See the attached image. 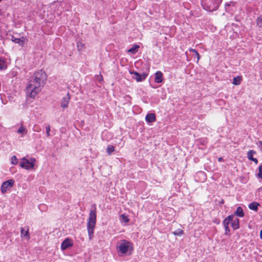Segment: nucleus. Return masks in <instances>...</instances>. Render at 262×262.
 Returning a JSON list of instances; mask_svg holds the SVG:
<instances>
[{"label": "nucleus", "mask_w": 262, "mask_h": 262, "mask_svg": "<svg viewBox=\"0 0 262 262\" xmlns=\"http://www.w3.org/2000/svg\"><path fill=\"white\" fill-rule=\"evenodd\" d=\"M46 80V74L44 72L39 71L34 74L33 79L27 87V92L30 94L31 97L34 98L40 92L41 86Z\"/></svg>", "instance_id": "1"}, {"label": "nucleus", "mask_w": 262, "mask_h": 262, "mask_svg": "<svg viewBox=\"0 0 262 262\" xmlns=\"http://www.w3.org/2000/svg\"><path fill=\"white\" fill-rule=\"evenodd\" d=\"M96 223V210H91L89 213V217L87 223V229L90 238L94 233V230Z\"/></svg>", "instance_id": "2"}, {"label": "nucleus", "mask_w": 262, "mask_h": 262, "mask_svg": "<svg viewBox=\"0 0 262 262\" xmlns=\"http://www.w3.org/2000/svg\"><path fill=\"white\" fill-rule=\"evenodd\" d=\"M35 162L36 160L35 158H31L28 160L26 157H24L21 159L19 165L21 168L30 170L34 168Z\"/></svg>", "instance_id": "3"}, {"label": "nucleus", "mask_w": 262, "mask_h": 262, "mask_svg": "<svg viewBox=\"0 0 262 262\" xmlns=\"http://www.w3.org/2000/svg\"><path fill=\"white\" fill-rule=\"evenodd\" d=\"M133 250V247H117V251L120 256L130 255Z\"/></svg>", "instance_id": "4"}, {"label": "nucleus", "mask_w": 262, "mask_h": 262, "mask_svg": "<svg viewBox=\"0 0 262 262\" xmlns=\"http://www.w3.org/2000/svg\"><path fill=\"white\" fill-rule=\"evenodd\" d=\"M130 74L134 75L133 78L135 79L137 82L142 81L145 80L147 76V74L144 73L139 74L135 71H129Z\"/></svg>", "instance_id": "5"}, {"label": "nucleus", "mask_w": 262, "mask_h": 262, "mask_svg": "<svg viewBox=\"0 0 262 262\" xmlns=\"http://www.w3.org/2000/svg\"><path fill=\"white\" fill-rule=\"evenodd\" d=\"M14 181L13 180H9L2 184L1 191L2 193H5L8 189L11 188L14 184Z\"/></svg>", "instance_id": "6"}, {"label": "nucleus", "mask_w": 262, "mask_h": 262, "mask_svg": "<svg viewBox=\"0 0 262 262\" xmlns=\"http://www.w3.org/2000/svg\"><path fill=\"white\" fill-rule=\"evenodd\" d=\"M21 237L26 240H28L30 238L29 229L28 226L24 228H20Z\"/></svg>", "instance_id": "7"}, {"label": "nucleus", "mask_w": 262, "mask_h": 262, "mask_svg": "<svg viewBox=\"0 0 262 262\" xmlns=\"http://www.w3.org/2000/svg\"><path fill=\"white\" fill-rule=\"evenodd\" d=\"M70 100V95L67 94L61 100V106L63 108H67L68 106Z\"/></svg>", "instance_id": "8"}, {"label": "nucleus", "mask_w": 262, "mask_h": 262, "mask_svg": "<svg viewBox=\"0 0 262 262\" xmlns=\"http://www.w3.org/2000/svg\"><path fill=\"white\" fill-rule=\"evenodd\" d=\"M230 224L234 230L237 229L239 228V220L234 216H232V220H230Z\"/></svg>", "instance_id": "9"}, {"label": "nucleus", "mask_w": 262, "mask_h": 262, "mask_svg": "<svg viewBox=\"0 0 262 262\" xmlns=\"http://www.w3.org/2000/svg\"><path fill=\"white\" fill-rule=\"evenodd\" d=\"M155 81L156 83H161L163 81V74L160 71H158L155 73Z\"/></svg>", "instance_id": "10"}, {"label": "nucleus", "mask_w": 262, "mask_h": 262, "mask_svg": "<svg viewBox=\"0 0 262 262\" xmlns=\"http://www.w3.org/2000/svg\"><path fill=\"white\" fill-rule=\"evenodd\" d=\"M147 122L152 123L156 121V115L153 113L148 114L145 118Z\"/></svg>", "instance_id": "11"}, {"label": "nucleus", "mask_w": 262, "mask_h": 262, "mask_svg": "<svg viewBox=\"0 0 262 262\" xmlns=\"http://www.w3.org/2000/svg\"><path fill=\"white\" fill-rule=\"evenodd\" d=\"M255 151H254V150H249L248 153H247V156H248V158L251 160V161H253L254 162H255L256 164H257L258 163V161L256 159V158H254L253 157V155H254L255 154Z\"/></svg>", "instance_id": "12"}, {"label": "nucleus", "mask_w": 262, "mask_h": 262, "mask_svg": "<svg viewBox=\"0 0 262 262\" xmlns=\"http://www.w3.org/2000/svg\"><path fill=\"white\" fill-rule=\"evenodd\" d=\"M25 39L24 38H18L14 37H12V41L16 43H18L21 46H23L25 42Z\"/></svg>", "instance_id": "13"}, {"label": "nucleus", "mask_w": 262, "mask_h": 262, "mask_svg": "<svg viewBox=\"0 0 262 262\" xmlns=\"http://www.w3.org/2000/svg\"><path fill=\"white\" fill-rule=\"evenodd\" d=\"M17 133L21 134L22 136L24 135L27 134V130L23 125L19 128V129L17 131Z\"/></svg>", "instance_id": "14"}, {"label": "nucleus", "mask_w": 262, "mask_h": 262, "mask_svg": "<svg viewBox=\"0 0 262 262\" xmlns=\"http://www.w3.org/2000/svg\"><path fill=\"white\" fill-rule=\"evenodd\" d=\"M73 243L72 239L67 238L62 242L61 246H73Z\"/></svg>", "instance_id": "15"}, {"label": "nucleus", "mask_w": 262, "mask_h": 262, "mask_svg": "<svg viewBox=\"0 0 262 262\" xmlns=\"http://www.w3.org/2000/svg\"><path fill=\"white\" fill-rule=\"evenodd\" d=\"M232 220V216H229L224 221V225L226 230L228 229V225L230 223V220Z\"/></svg>", "instance_id": "16"}, {"label": "nucleus", "mask_w": 262, "mask_h": 262, "mask_svg": "<svg viewBox=\"0 0 262 262\" xmlns=\"http://www.w3.org/2000/svg\"><path fill=\"white\" fill-rule=\"evenodd\" d=\"M259 205V204L256 202H252L249 204V207L250 209L256 211Z\"/></svg>", "instance_id": "17"}, {"label": "nucleus", "mask_w": 262, "mask_h": 262, "mask_svg": "<svg viewBox=\"0 0 262 262\" xmlns=\"http://www.w3.org/2000/svg\"><path fill=\"white\" fill-rule=\"evenodd\" d=\"M235 214L239 217H243L244 215L243 210L241 207H238L235 212Z\"/></svg>", "instance_id": "18"}, {"label": "nucleus", "mask_w": 262, "mask_h": 262, "mask_svg": "<svg viewBox=\"0 0 262 262\" xmlns=\"http://www.w3.org/2000/svg\"><path fill=\"white\" fill-rule=\"evenodd\" d=\"M139 48V46L138 45H134L132 48L128 50V52L131 53L132 54H135L136 52H137Z\"/></svg>", "instance_id": "19"}, {"label": "nucleus", "mask_w": 262, "mask_h": 262, "mask_svg": "<svg viewBox=\"0 0 262 262\" xmlns=\"http://www.w3.org/2000/svg\"><path fill=\"white\" fill-rule=\"evenodd\" d=\"M242 78L241 77H234L233 79L232 83L234 85H238L240 84Z\"/></svg>", "instance_id": "20"}, {"label": "nucleus", "mask_w": 262, "mask_h": 262, "mask_svg": "<svg viewBox=\"0 0 262 262\" xmlns=\"http://www.w3.org/2000/svg\"><path fill=\"white\" fill-rule=\"evenodd\" d=\"M120 221L122 223H127L129 222V219L124 214H122L120 215Z\"/></svg>", "instance_id": "21"}, {"label": "nucleus", "mask_w": 262, "mask_h": 262, "mask_svg": "<svg viewBox=\"0 0 262 262\" xmlns=\"http://www.w3.org/2000/svg\"><path fill=\"white\" fill-rule=\"evenodd\" d=\"M173 233L175 235L180 236L183 234V230L181 228H178V229L173 231Z\"/></svg>", "instance_id": "22"}, {"label": "nucleus", "mask_w": 262, "mask_h": 262, "mask_svg": "<svg viewBox=\"0 0 262 262\" xmlns=\"http://www.w3.org/2000/svg\"><path fill=\"white\" fill-rule=\"evenodd\" d=\"M114 147L111 145H108L106 148V151L108 155H111L114 151Z\"/></svg>", "instance_id": "23"}, {"label": "nucleus", "mask_w": 262, "mask_h": 262, "mask_svg": "<svg viewBox=\"0 0 262 262\" xmlns=\"http://www.w3.org/2000/svg\"><path fill=\"white\" fill-rule=\"evenodd\" d=\"M129 244V242L126 240H121L119 243L118 246H128V244Z\"/></svg>", "instance_id": "24"}, {"label": "nucleus", "mask_w": 262, "mask_h": 262, "mask_svg": "<svg viewBox=\"0 0 262 262\" xmlns=\"http://www.w3.org/2000/svg\"><path fill=\"white\" fill-rule=\"evenodd\" d=\"M7 68L6 64L3 60L0 59V69L3 70Z\"/></svg>", "instance_id": "25"}, {"label": "nucleus", "mask_w": 262, "mask_h": 262, "mask_svg": "<svg viewBox=\"0 0 262 262\" xmlns=\"http://www.w3.org/2000/svg\"><path fill=\"white\" fill-rule=\"evenodd\" d=\"M11 160V164L13 165H16L18 163L17 159L15 156H13Z\"/></svg>", "instance_id": "26"}, {"label": "nucleus", "mask_w": 262, "mask_h": 262, "mask_svg": "<svg viewBox=\"0 0 262 262\" xmlns=\"http://www.w3.org/2000/svg\"><path fill=\"white\" fill-rule=\"evenodd\" d=\"M256 23L259 27H262V15L257 18Z\"/></svg>", "instance_id": "27"}, {"label": "nucleus", "mask_w": 262, "mask_h": 262, "mask_svg": "<svg viewBox=\"0 0 262 262\" xmlns=\"http://www.w3.org/2000/svg\"><path fill=\"white\" fill-rule=\"evenodd\" d=\"M189 50L194 53L195 55L197 57L198 60H199L200 58L199 53L194 49H190Z\"/></svg>", "instance_id": "28"}, {"label": "nucleus", "mask_w": 262, "mask_h": 262, "mask_svg": "<svg viewBox=\"0 0 262 262\" xmlns=\"http://www.w3.org/2000/svg\"><path fill=\"white\" fill-rule=\"evenodd\" d=\"M257 176L259 178L262 179V165L259 167Z\"/></svg>", "instance_id": "29"}, {"label": "nucleus", "mask_w": 262, "mask_h": 262, "mask_svg": "<svg viewBox=\"0 0 262 262\" xmlns=\"http://www.w3.org/2000/svg\"><path fill=\"white\" fill-rule=\"evenodd\" d=\"M46 134L48 137L50 136V127L49 125H47L46 126Z\"/></svg>", "instance_id": "30"}, {"label": "nucleus", "mask_w": 262, "mask_h": 262, "mask_svg": "<svg viewBox=\"0 0 262 262\" xmlns=\"http://www.w3.org/2000/svg\"><path fill=\"white\" fill-rule=\"evenodd\" d=\"M83 46H84V45L82 42H78L77 43V48L79 50H81L82 48H83Z\"/></svg>", "instance_id": "31"}, {"label": "nucleus", "mask_w": 262, "mask_h": 262, "mask_svg": "<svg viewBox=\"0 0 262 262\" xmlns=\"http://www.w3.org/2000/svg\"><path fill=\"white\" fill-rule=\"evenodd\" d=\"M34 128H35L34 129V131H36V132H39L41 130V128H39V127H34Z\"/></svg>", "instance_id": "32"}, {"label": "nucleus", "mask_w": 262, "mask_h": 262, "mask_svg": "<svg viewBox=\"0 0 262 262\" xmlns=\"http://www.w3.org/2000/svg\"><path fill=\"white\" fill-rule=\"evenodd\" d=\"M68 247H61V250L62 251L64 250L67 248H68Z\"/></svg>", "instance_id": "33"}, {"label": "nucleus", "mask_w": 262, "mask_h": 262, "mask_svg": "<svg viewBox=\"0 0 262 262\" xmlns=\"http://www.w3.org/2000/svg\"><path fill=\"white\" fill-rule=\"evenodd\" d=\"M260 238L262 239V229L260 230Z\"/></svg>", "instance_id": "34"}, {"label": "nucleus", "mask_w": 262, "mask_h": 262, "mask_svg": "<svg viewBox=\"0 0 262 262\" xmlns=\"http://www.w3.org/2000/svg\"><path fill=\"white\" fill-rule=\"evenodd\" d=\"M218 160L220 162H221L223 160V158H219Z\"/></svg>", "instance_id": "35"}, {"label": "nucleus", "mask_w": 262, "mask_h": 262, "mask_svg": "<svg viewBox=\"0 0 262 262\" xmlns=\"http://www.w3.org/2000/svg\"><path fill=\"white\" fill-rule=\"evenodd\" d=\"M260 189H261L262 190V187L260 188Z\"/></svg>", "instance_id": "36"}, {"label": "nucleus", "mask_w": 262, "mask_h": 262, "mask_svg": "<svg viewBox=\"0 0 262 262\" xmlns=\"http://www.w3.org/2000/svg\"><path fill=\"white\" fill-rule=\"evenodd\" d=\"M3 1V0H0V2H1V1Z\"/></svg>", "instance_id": "37"}]
</instances>
